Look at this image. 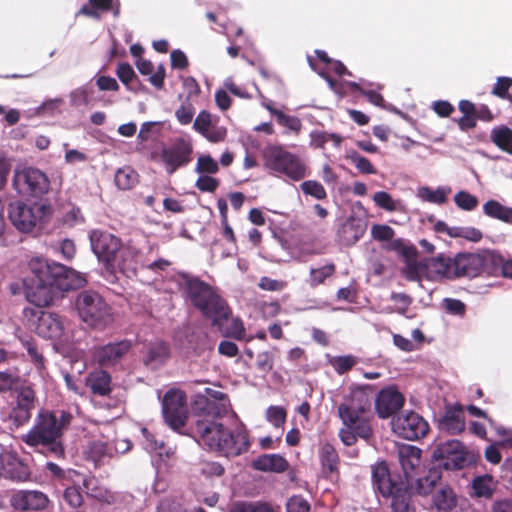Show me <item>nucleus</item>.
I'll return each mask as SVG.
<instances>
[{
  "mask_svg": "<svg viewBox=\"0 0 512 512\" xmlns=\"http://www.w3.org/2000/svg\"><path fill=\"white\" fill-rule=\"evenodd\" d=\"M114 181L119 189L130 190L138 184L139 174L131 166H124L116 171Z\"/></svg>",
  "mask_w": 512,
  "mask_h": 512,
  "instance_id": "nucleus-38",
  "label": "nucleus"
},
{
  "mask_svg": "<svg viewBox=\"0 0 512 512\" xmlns=\"http://www.w3.org/2000/svg\"><path fill=\"white\" fill-rule=\"evenodd\" d=\"M183 292L191 305L200 311L202 316L211 320L221 313L227 301L208 283L197 277L184 275Z\"/></svg>",
  "mask_w": 512,
  "mask_h": 512,
  "instance_id": "nucleus-7",
  "label": "nucleus"
},
{
  "mask_svg": "<svg viewBox=\"0 0 512 512\" xmlns=\"http://www.w3.org/2000/svg\"><path fill=\"white\" fill-rule=\"evenodd\" d=\"M372 483L374 490L380 493L384 498H389L408 485L398 474H392L388 464L381 461L372 466Z\"/></svg>",
  "mask_w": 512,
  "mask_h": 512,
  "instance_id": "nucleus-15",
  "label": "nucleus"
},
{
  "mask_svg": "<svg viewBox=\"0 0 512 512\" xmlns=\"http://www.w3.org/2000/svg\"><path fill=\"white\" fill-rule=\"evenodd\" d=\"M357 358L353 355L337 356L331 360V365L335 371L343 375L350 371L356 364Z\"/></svg>",
  "mask_w": 512,
  "mask_h": 512,
  "instance_id": "nucleus-49",
  "label": "nucleus"
},
{
  "mask_svg": "<svg viewBox=\"0 0 512 512\" xmlns=\"http://www.w3.org/2000/svg\"><path fill=\"white\" fill-rule=\"evenodd\" d=\"M183 292L191 305L200 311L202 316L211 320L221 313L227 301L208 283L197 277L184 275Z\"/></svg>",
  "mask_w": 512,
  "mask_h": 512,
  "instance_id": "nucleus-6",
  "label": "nucleus"
},
{
  "mask_svg": "<svg viewBox=\"0 0 512 512\" xmlns=\"http://www.w3.org/2000/svg\"><path fill=\"white\" fill-rule=\"evenodd\" d=\"M195 114V109L189 102H184L181 106L176 110L175 116L178 122L182 125H188L192 122Z\"/></svg>",
  "mask_w": 512,
  "mask_h": 512,
  "instance_id": "nucleus-58",
  "label": "nucleus"
},
{
  "mask_svg": "<svg viewBox=\"0 0 512 512\" xmlns=\"http://www.w3.org/2000/svg\"><path fill=\"white\" fill-rule=\"evenodd\" d=\"M75 305L80 319L90 328L104 330L114 320L111 307L96 291H81Z\"/></svg>",
  "mask_w": 512,
  "mask_h": 512,
  "instance_id": "nucleus-8",
  "label": "nucleus"
},
{
  "mask_svg": "<svg viewBox=\"0 0 512 512\" xmlns=\"http://www.w3.org/2000/svg\"><path fill=\"white\" fill-rule=\"evenodd\" d=\"M111 375L103 370H95L89 373L86 383L94 395L107 396L111 392Z\"/></svg>",
  "mask_w": 512,
  "mask_h": 512,
  "instance_id": "nucleus-32",
  "label": "nucleus"
},
{
  "mask_svg": "<svg viewBox=\"0 0 512 512\" xmlns=\"http://www.w3.org/2000/svg\"><path fill=\"white\" fill-rule=\"evenodd\" d=\"M376 396V387L371 384L351 386L349 395L344 397L339 406L347 407L350 411L373 415L372 403Z\"/></svg>",
  "mask_w": 512,
  "mask_h": 512,
  "instance_id": "nucleus-19",
  "label": "nucleus"
},
{
  "mask_svg": "<svg viewBox=\"0 0 512 512\" xmlns=\"http://www.w3.org/2000/svg\"><path fill=\"white\" fill-rule=\"evenodd\" d=\"M455 204L462 210L472 211L478 206V198L467 191H459L454 196Z\"/></svg>",
  "mask_w": 512,
  "mask_h": 512,
  "instance_id": "nucleus-50",
  "label": "nucleus"
},
{
  "mask_svg": "<svg viewBox=\"0 0 512 512\" xmlns=\"http://www.w3.org/2000/svg\"><path fill=\"white\" fill-rule=\"evenodd\" d=\"M116 75L125 87L133 92H137L138 86L141 85L134 69L127 62H121L116 68Z\"/></svg>",
  "mask_w": 512,
  "mask_h": 512,
  "instance_id": "nucleus-40",
  "label": "nucleus"
},
{
  "mask_svg": "<svg viewBox=\"0 0 512 512\" xmlns=\"http://www.w3.org/2000/svg\"><path fill=\"white\" fill-rule=\"evenodd\" d=\"M307 175V166L290 154V179L300 180Z\"/></svg>",
  "mask_w": 512,
  "mask_h": 512,
  "instance_id": "nucleus-62",
  "label": "nucleus"
},
{
  "mask_svg": "<svg viewBox=\"0 0 512 512\" xmlns=\"http://www.w3.org/2000/svg\"><path fill=\"white\" fill-rule=\"evenodd\" d=\"M371 235L377 241H393L395 231L385 224H374L371 228Z\"/></svg>",
  "mask_w": 512,
  "mask_h": 512,
  "instance_id": "nucleus-57",
  "label": "nucleus"
},
{
  "mask_svg": "<svg viewBox=\"0 0 512 512\" xmlns=\"http://www.w3.org/2000/svg\"><path fill=\"white\" fill-rule=\"evenodd\" d=\"M440 479V473L436 469H430L427 475L417 479L415 485L416 493L421 496L431 494Z\"/></svg>",
  "mask_w": 512,
  "mask_h": 512,
  "instance_id": "nucleus-42",
  "label": "nucleus"
},
{
  "mask_svg": "<svg viewBox=\"0 0 512 512\" xmlns=\"http://www.w3.org/2000/svg\"><path fill=\"white\" fill-rule=\"evenodd\" d=\"M421 450L414 446H405L399 450V461L405 475L420 465Z\"/></svg>",
  "mask_w": 512,
  "mask_h": 512,
  "instance_id": "nucleus-37",
  "label": "nucleus"
},
{
  "mask_svg": "<svg viewBox=\"0 0 512 512\" xmlns=\"http://www.w3.org/2000/svg\"><path fill=\"white\" fill-rule=\"evenodd\" d=\"M63 499L71 508L82 506L84 499L79 487L69 486L64 490Z\"/></svg>",
  "mask_w": 512,
  "mask_h": 512,
  "instance_id": "nucleus-56",
  "label": "nucleus"
},
{
  "mask_svg": "<svg viewBox=\"0 0 512 512\" xmlns=\"http://www.w3.org/2000/svg\"><path fill=\"white\" fill-rule=\"evenodd\" d=\"M494 256L498 258L497 264L492 268L490 276L502 275L505 278L512 279V260H505L503 256L494 251Z\"/></svg>",
  "mask_w": 512,
  "mask_h": 512,
  "instance_id": "nucleus-55",
  "label": "nucleus"
},
{
  "mask_svg": "<svg viewBox=\"0 0 512 512\" xmlns=\"http://www.w3.org/2000/svg\"><path fill=\"white\" fill-rule=\"evenodd\" d=\"M252 467L265 472H284L288 467L286 459L278 454H263L252 463Z\"/></svg>",
  "mask_w": 512,
  "mask_h": 512,
  "instance_id": "nucleus-33",
  "label": "nucleus"
},
{
  "mask_svg": "<svg viewBox=\"0 0 512 512\" xmlns=\"http://www.w3.org/2000/svg\"><path fill=\"white\" fill-rule=\"evenodd\" d=\"M16 393L14 405L9 413V420L16 428L28 423L37 402L36 392L31 384H26Z\"/></svg>",
  "mask_w": 512,
  "mask_h": 512,
  "instance_id": "nucleus-16",
  "label": "nucleus"
},
{
  "mask_svg": "<svg viewBox=\"0 0 512 512\" xmlns=\"http://www.w3.org/2000/svg\"><path fill=\"white\" fill-rule=\"evenodd\" d=\"M366 229V222L356 217H350L338 230L339 240L345 246L354 245L365 234Z\"/></svg>",
  "mask_w": 512,
  "mask_h": 512,
  "instance_id": "nucleus-26",
  "label": "nucleus"
},
{
  "mask_svg": "<svg viewBox=\"0 0 512 512\" xmlns=\"http://www.w3.org/2000/svg\"><path fill=\"white\" fill-rule=\"evenodd\" d=\"M419 196L427 202L435 203V204H443L447 200L446 191L442 188H437L436 190H432L429 187H422L419 190Z\"/></svg>",
  "mask_w": 512,
  "mask_h": 512,
  "instance_id": "nucleus-51",
  "label": "nucleus"
},
{
  "mask_svg": "<svg viewBox=\"0 0 512 512\" xmlns=\"http://www.w3.org/2000/svg\"><path fill=\"white\" fill-rule=\"evenodd\" d=\"M300 189L305 195L311 196L317 200H324L327 198V192L324 186L318 181H304L301 183Z\"/></svg>",
  "mask_w": 512,
  "mask_h": 512,
  "instance_id": "nucleus-46",
  "label": "nucleus"
},
{
  "mask_svg": "<svg viewBox=\"0 0 512 512\" xmlns=\"http://www.w3.org/2000/svg\"><path fill=\"white\" fill-rule=\"evenodd\" d=\"M83 486L89 497L97 499L98 501L111 504L114 502V495L108 489L100 486L99 481L95 477L85 478Z\"/></svg>",
  "mask_w": 512,
  "mask_h": 512,
  "instance_id": "nucleus-36",
  "label": "nucleus"
},
{
  "mask_svg": "<svg viewBox=\"0 0 512 512\" xmlns=\"http://www.w3.org/2000/svg\"><path fill=\"white\" fill-rule=\"evenodd\" d=\"M459 500V496L449 485H441L433 495L437 512H457Z\"/></svg>",
  "mask_w": 512,
  "mask_h": 512,
  "instance_id": "nucleus-28",
  "label": "nucleus"
},
{
  "mask_svg": "<svg viewBox=\"0 0 512 512\" xmlns=\"http://www.w3.org/2000/svg\"><path fill=\"white\" fill-rule=\"evenodd\" d=\"M467 454L466 447L461 441L448 440L434 447L431 458L436 468L454 471L469 464Z\"/></svg>",
  "mask_w": 512,
  "mask_h": 512,
  "instance_id": "nucleus-12",
  "label": "nucleus"
},
{
  "mask_svg": "<svg viewBox=\"0 0 512 512\" xmlns=\"http://www.w3.org/2000/svg\"><path fill=\"white\" fill-rule=\"evenodd\" d=\"M120 7L119 0H88V3L80 8L77 15L100 20L101 13L111 11L114 17H118L120 15Z\"/></svg>",
  "mask_w": 512,
  "mask_h": 512,
  "instance_id": "nucleus-27",
  "label": "nucleus"
},
{
  "mask_svg": "<svg viewBox=\"0 0 512 512\" xmlns=\"http://www.w3.org/2000/svg\"><path fill=\"white\" fill-rule=\"evenodd\" d=\"M73 416L65 410L41 409L31 429L21 436L22 442L47 457H65L63 435Z\"/></svg>",
  "mask_w": 512,
  "mask_h": 512,
  "instance_id": "nucleus-3",
  "label": "nucleus"
},
{
  "mask_svg": "<svg viewBox=\"0 0 512 512\" xmlns=\"http://www.w3.org/2000/svg\"><path fill=\"white\" fill-rule=\"evenodd\" d=\"M230 512H274V510L265 503H240L235 505Z\"/></svg>",
  "mask_w": 512,
  "mask_h": 512,
  "instance_id": "nucleus-63",
  "label": "nucleus"
},
{
  "mask_svg": "<svg viewBox=\"0 0 512 512\" xmlns=\"http://www.w3.org/2000/svg\"><path fill=\"white\" fill-rule=\"evenodd\" d=\"M192 153V144L183 138H177L170 146L162 149L160 160L166 172L171 175L192 161Z\"/></svg>",
  "mask_w": 512,
  "mask_h": 512,
  "instance_id": "nucleus-14",
  "label": "nucleus"
},
{
  "mask_svg": "<svg viewBox=\"0 0 512 512\" xmlns=\"http://www.w3.org/2000/svg\"><path fill=\"white\" fill-rule=\"evenodd\" d=\"M265 165L277 174L288 175V152L282 147L271 145L264 151Z\"/></svg>",
  "mask_w": 512,
  "mask_h": 512,
  "instance_id": "nucleus-29",
  "label": "nucleus"
},
{
  "mask_svg": "<svg viewBox=\"0 0 512 512\" xmlns=\"http://www.w3.org/2000/svg\"><path fill=\"white\" fill-rule=\"evenodd\" d=\"M157 512H187V510L178 501L165 498L157 506Z\"/></svg>",
  "mask_w": 512,
  "mask_h": 512,
  "instance_id": "nucleus-64",
  "label": "nucleus"
},
{
  "mask_svg": "<svg viewBox=\"0 0 512 512\" xmlns=\"http://www.w3.org/2000/svg\"><path fill=\"white\" fill-rule=\"evenodd\" d=\"M512 87L511 77H498L497 81L492 89V94L501 98L506 99L512 103V95L509 94V89Z\"/></svg>",
  "mask_w": 512,
  "mask_h": 512,
  "instance_id": "nucleus-53",
  "label": "nucleus"
},
{
  "mask_svg": "<svg viewBox=\"0 0 512 512\" xmlns=\"http://www.w3.org/2000/svg\"><path fill=\"white\" fill-rule=\"evenodd\" d=\"M136 67L142 75H150L149 82L157 90L164 88L166 71L163 65H159L154 71V65L150 60L140 59L136 62Z\"/></svg>",
  "mask_w": 512,
  "mask_h": 512,
  "instance_id": "nucleus-34",
  "label": "nucleus"
},
{
  "mask_svg": "<svg viewBox=\"0 0 512 512\" xmlns=\"http://www.w3.org/2000/svg\"><path fill=\"white\" fill-rule=\"evenodd\" d=\"M162 414L165 423L179 432L188 419L187 398L183 391L168 390L162 399Z\"/></svg>",
  "mask_w": 512,
  "mask_h": 512,
  "instance_id": "nucleus-13",
  "label": "nucleus"
},
{
  "mask_svg": "<svg viewBox=\"0 0 512 512\" xmlns=\"http://www.w3.org/2000/svg\"><path fill=\"white\" fill-rule=\"evenodd\" d=\"M36 324V333L46 339H60L64 326L61 317L57 313L39 311Z\"/></svg>",
  "mask_w": 512,
  "mask_h": 512,
  "instance_id": "nucleus-24",
  "label": "nucleus"
},
{
  "mask_svg": "<svg viewBox=\"0 0 512 512\" xmlns=\"http://www.w3.org/2000/svg\"><path fill=\"white\" fill-rule=\"evenodd\" d=\"M287 411L284 407L281 406H270L266 410V419L269 423H271L275 428L284 430V425L286 422Z\"/></svg>",
  "mask_w": 512,
  "mask_h": 512,
  "instance_id": "nucleus-47",
  "label": "nucleus"
},
{
  "mask_svg": "<svg viewBox=\"0 0 512 512\" xmlns=\"http://www.w3.org/2000/svg\"><path fill=\"white\" fill-rule=\"evenodd\" d=\"M373 201L376 206L389 211L394 212L398 210L399 201H396L392 196L385 191H378L373 195Z\"/></svg>",
  "mask_w": 512,
  "mask_h": 512,
  "instance_id": "nucleus-48",
  "label": "nucleus"
},
{
  "mask_svg": "<svg viewBox=\"0 0 512 512\" xmlns=\"http://www.w3.org/2000/svg\"><path fill=\"white\" fill-rule=\"evenodd\" d=\"M220 181L210 175H201L195 183L196 188L201 192L213 193L219 187Z\"/></svg>",
  "mask_w": 512,
  "mask_h": 512,
  "instance_id": "nucleus-59",
  "label": "nucleus"
},
{
  "mask_svg": "<svg viewBox=\"0 0 512 512\" xmlns=\"http://www.w3.org/2000/svg\"><path fill=\"white\" fill-rule=\"evenodd\" d=\"M0 477L14 482H26L30 480L31 471L16 452L3 451L0 453Z\"/></svg>",
  "mask_w": 512,
  "mask_h": 512,
  "instance_id": "nucleus-20",
  "label": "nucleus"
},
{
  "mask_svg": "<svg viewBox=\"0 0 512 512\" xmlns=\"http://www.w3.org/2000/svg\"><path fill=\"white\" fill-rule=\"evenodd\" d=\"M51 213L50 205L42 203L28 205L22 201L10 203L8 209V216L12 225L23 233L31 232L38 223L46 222Z\"/></svg>",
  "mask_w": 512,
  "mask_h": 512,
  "instance_id": "nucleus-10",
  "label": "nucleus"
},
{
  "mask_svg": "<svg viewBox=\"0 0 512 512\" xmlns=\"http://www.w3.org/2000/svg\"><path fill=\"white\" fill-rule=\"evenodd\" d=\"M346 159L352 163L360 173L362 174H376L377 169L375 166L370 162L369 159L362 156L356 151H350L346 155Z\"/></svg>",
  "mask_w": 512,
  "mask_h": 512,
  "instance_id": "nucleus-44",
  "label": "nucleus"
},
{
  "mask_svg": "<svg viewBox=\"0 0 512 512\" xmlns=\"http://www.w3.org/2000/svg\"><path fill=\"white\" fill-rule=\"evenodd\" d=\"M391 510L392 512H415V506L411 500V491L408 485L405 486L401 492L391 495Z\"/></svg>",
  "mask_w": 512,
  "mask_h": 512,
  "instance_id": "nucleus-39",
  "label": "nucleus"
},
{
  "mask_svg": "<svg viewBox=\"0 0 512 512\" xmlns=\"http://www.w3.org/2000/svg\"><path fill=\"white\" fill-rule=\"evenodd\" d=\"M497 260L494 250L484 249L475 253L460 252L454 257L439 254L430 258L426 266L431 273L438 277L454 280L462 277L490 276Z\"/></svg>",
  "mask_w": 512,
  "mask_h": 512,
  "instance_id": "nucleus-4",
  "label": "nucleus"
},
{
  "mask_svg": "<svg viewBox=\"0 0 512 512\" xmlns=\"http://www.w3.org/2000/svg\"><path fill=\"white\" fill-rule=\"evenodd\" d=\"M210 321L211 325L216 327L223 337L243 340L246 336L243 322L239 318L232 317V310L228 304L221 313L216 314Z\"/></svg>",
  "mask_w": 512,
  "mask_h": 512,
  "instance_id": "nucleus-21",
  "label": "nucleus"
},
{
  "mask_svg": "<svg viewBox=\"0 0 512 512\" xmlns=\"http://www.w3.org/2000/svg\"><path fill=\"white\" fill-rule=\"evenodd\" d=\"M483 213L490 218L512 225V207L504 206L497 200L490 199L485 202Z\"/></svg>",
  "mask_w": 512,
  "mask_h": 512,
  "instance_id": "nucleus-35",
  "label": "nucleus"
},
{
  "mask_svg": "<svg viewBox=\"0 0 512 512\" xmlns=\"http://www.w3.org/2000/svg\"><path fill=\"white\" fill-rule=\"evenodd\" d=\"M319 460L321 464V473L325 478H338L341 460L336 448L325 443L319 450Z\"/></svg>",
  "mask_w": 512,
  "mask_h": 512,
  "instance_id": "nucleus-25",
  "label": "nucleus"
},
{
  "mask_svg": "<svg viewBox=\"0 0 512 512\" xmlns=\"http://www.w3.org/2000/svg\"><path fill=\"white\" fill-rule=\"evenodd\" d=\"M391 249L403 256L407 262H412L417 257V249L413 245H407L402 239H395L391 242Z\"/></svg>",
  "mask_w": 512,
  "mask_h": 512,
  "instance_id": "nucleus-54",
  "label": "nucleus"
},
{
  "mask_svg": "<svg viewBox=\"0 0 512 512\" xmlns=\"http://www.w3.org/2000/svg\"><path fill=\"white\" fill-rule=\"evenodd\" d=\"M169 356L168 347L163 344H157L151 347L148 351L147 360L148 362H163Z\"/></svg>",
  "mask_w": 512,
  "mask_h": 512,
  "instance_id": "nucleus-60",
  "label": "nucleus"
},
{
  "mask_svg": "<svg viewBox=\"0 0 512 512\" xmlns=\"http://www.w3.org/2000/svg\"><path fill=\"white\" fill-rule=\"evenodd\" d=\"M442 427L450 434H460L465 430V416L461 405L448 407L440 421Z\"/></svg>",
  "mask_w": 512,
  "mask_h": 512,
  "instance_id": "nucleus-30",
  "label": "nucleus"
},
{
  "mask_svg": "<svg viewBox=\"0 0 512 512\" xmlns=\"http://www.w3.org/2000/svg\"><path fill=\"white\" fill-rule=\"evenodd\" d=\"M392 429L404 439L418 440L428 433L429 425L421 415L411 411L393 418Z\"/></svg>",
  "mask_w": 512,
  "mask_h": 512,
  "instance_id": "nucleus-17",
  "label": "nucleus"
},
{
  "mask_svg": "<svg viewBox=\"0 0 512 512\" xmlns=\"http://www.w3.org/2000/svg\"><path fill=\"white\" fill-rule=\"evenodd\" d=\"M28 384L16 366L0 370V393L16 392Z\"/></svg>",
  "mask_w": 512,
  "mask_h": 512,
  "instance_id": "nucleus-31",
  "label": "nucleus"
},
{
  "mask_svg": "<svg viewBox=\"0 0 512 512\" xmlns=\"http://www.w3.org/2000/svg\"><path fill=\"white\" fill-rule=\"evenodd\" d=\"M30 275L24 281V295L30 303L37 307L49 306L54 299L55 290H69L82 286L84 278L76 283L68 282L72 271L64 265L49 263L42 258H32L28 264Z\"/></svg>",
  "mask_w": 512,
  "mask_h": 512,
  "instance_id": "nucleus-2",
  "label": "nucleus"
},
{
  "mask_svg": "<svg viewBox=\"0 0 512 512\" xmlns=\"http://www.w3.org/2000/svg\"><path fill=\"white\" fill-rule=\"evenodd\" d=\"M195 171L199 174H216L219 171V165L210 155H200L197 159Z\"/></svg>",
  "mask_w": 512,
  "mask_h": 512,
  "instance_id": "nucleus-52",
  "label": "nucleus"
},
{
  "mask_svg": "<svg viewBox=\"0 0 512 512\" xmlns=\"http://www.w3.org/2000/svg\"><path fill=\"white\" fill-rule=\"evenodd\" d=\"M492 142L501 150L512 154V129L501 126L491 131Z\"/></svg>",
  "mask_w": 512,
  "mask_h": 512,
  "instance_id": "nucleus-41",
  "label": "nucleus"
},
{
  "mask_svg": "<svg viewBox=\"0 0 512 512\" xmlns=\"http://www.w3.org/2000/svg\"><path fill=\"white\" fill-rule=\"evenodd\" d=\"M473 493L476 497L490 498L493 495L492 480L490 476L476 477L472 482Z\"/></svg>",
  "mask_w": 512,
  "mask_h": 512,
  "instance_id": "nucleus-45",
  "label": "nucleus"
},
{
  "mask_svg": "<svg viewBox=\"0 0 512 512\" xmlns=\"http://www.w3.org/2000/svg\"><path fill=\"white\" fill-rule=\"evenodd\" d=\"M375 410L380 418H388L398 412L404 404V396L396 386H389L378 393L374 399Z\"/></svg>",
  "mask_w": 512,
  "mask_h": 512,
  "instance_id": "nucleus-23",
  "label": "nucleus"
},
{
  "mask_svg": "<svg viewBox=\"0 0 512 512\" xmlns=\"http://www.w3.org/2000/svg\"><path fill=\"white\" fill-rule=\"evenodd\" d=\"M91 249L103 267L111 273H135L138 269L140 251L121 238L104 230L95 229L89 234Z\"/></svg>",
  "mask_w": 512,
  "mask_h": 512,
  "instance_id": "nucleus-5",
  "label": "nucleus"
},
{
  "mask_svg": "<svg viewBox=\"0 0 512 512\" xmlns=\"http://www.w3.org/2000/svg\"><path fill=\"white\" fill-rule=\"evenodd\" d=\"M13 186L24 197L41 198L49 192L50 180L40 169L25 167L15 171Z\"/></svg>",
  "mask_w": 512,
  "mask_h": 512,
  "instance_id": "nucleus-11",
  "label": "nucleus"
},
{
  "mask_svg": "<svg viewBox=\"0 0 512 512\" xmlns=\"http://www.w3.org/2000/svg\"><path fill=\"white\" fill-rule=\"evenodd\" d=\"M212 399L198 395L193 404V410L198 418L190 426L193 437L211 450L221 452L226 457H236L246 452L249 440L242 428L228 429L214 419L225 416L229 411V399L221 391L206 389Z\"/></svg>",
  "mask_w": 512,
  "mask_h": 512,
  "instance_id": "nucleus-1",
  "label": "nucleus"
},
{
  "mask_svg": "<svg viewBox=\"0 0 512 512\" xmlns=\"http://www.w3.org/2000/svg\"><path fill=\"white\" fill-rule=\"evenodd\" d=\"M48 496L39 490H19L10 498V504L15 510L43 511L49 506Z\"/></svg>",
  "mask_w": 512,
  "mask_h": 512,
  "instance_id": "nucleus-22",
  "label": "nucleus"
},
{
  "mask_svg": "<svg viewBox=\"0 0 512 512\" xmlns=\"http://www.w3.org/2000/svg\"><path fill=\"white\" fill-rule=\"evenodd\" d=\"M335 272V266L333 264L325 265L318 269L311 270V281L313 284L318 285L325 281L326 278L330 277Z\"/></svg>",
  "mask_w": 512,
  "mask_h": 512,
  "instance_id": "nucleus-61",
  "label": "nucleus"
},
{
  "mask_svg": "<svg viewBox=\"0 0 512 512\" xmlns=\"http://www.w3.org/2000/svg\"><path fill=\"white\" fill-rule=\"evenodd\" d=\"M131 348L132 342L128 339L110 342L94 347L92 350V358L101 368L113 367L121 362Z\"/></svg>",
  "mask_w": 512,
  "mask_h": 512,
  "instance_id": "nucleus-18",
  "label": "nucleus"
},
{
  "mask_svg": "<svg viewBox=\"0 0 512 512\" xmlns=\"http://www.w3.org/2000/svg\"><path fill=\"white\" fill-rule=\"evenodd\" d=\"M22 346L26 349L31 362L35 367L42 371L45 369V358L39 351L36 342L32 338H20Z\"/></svg>",
  "mask_w": 512,
  "mask_h": 512,
  "instance_id": "nucleus-43",
  "label": "nucleus"
},
{
  "mask_svg": "<svg viewBox=\"0 0 512 512\" xmlns=\"http://www.w3.org/2000/svg\"><path fill=\"white\" fill-rule=\"evenodd\" d=\"M337 413L343 423L339 437L345 446L355 445L358 438L368 441L373 436V415L350 411L344 406H338Z\"/></svg>",
  "mask_w": 512,
  "mask_h": 512,
  "instance_id": "nucleus-9",
  "label": "nucleus"
}]
</instances>
